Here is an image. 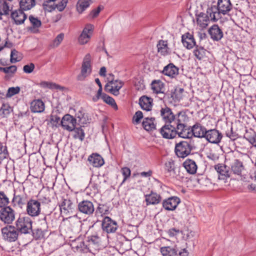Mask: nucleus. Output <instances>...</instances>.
<instances>
[{
  "instance_id": "1",
  "label": "nucleus",
  "mask_w": 256,
  "mask_h": 256,
  "mask_svg": "<svg viewBox=\"0 0 256 256\" xmlns=\"http://www.w3.org/2000/svg\"><path fill=\"white\" fill-rule=\"evenodd\" d=\"M160 132L163 138L166 139H173L178 137L186 138L190 136V129L186 125V123L164 124L160 129Z\"/></svg>"
},
{
  "instance_id": "2",
  "label": "nucleus",
  "mask_w": 256,
  "mask_h": 256,
  "mask_svg": "<svg viewBox=\"0 0 256 256\" xmlns=\"http://www.w3.org/2000/svg\"><path fill=\"white\" fill-rule=\"evenodd\" d=\"M233 5L230 0H218L217 5L212 6L207 8L210 20L214 22L222 18V14L228 15L232 10Z\"/></svg>"
},
{
  "instance_id": "3",
  "label": "nucleus",
  "mask_w": 256,
  "mask_h": 256,
  "mask_svg": "<svg viewBox=\"0 0 256 256\" xmlns=\"http://www.w3.org/2000/svg\"><path fill=\"white\" fill-rule=\"evenodd\" d=\"M160 116L165 124L177 123L178 125H180L181 123H186L188 120V116L184 112H180L174 114L167 106L160 108Z\"/></svg>"
},
{
  "instance_id": "4",
  "label": "nucleus",
  "mask_w": 256,
  "mask_h": 256,
  "mask_svg": "<svg viewBox=\"0 0 256 256\" xmlns=\"http://www.w3.org/2000/svg\"><path fill=\"white\" fill-rule=\"evenodd\" d=\"M14 226L20 234H30L32 231V221L28 216H20L16 221Z\"/></svg>"
},
{
  "instance_id": "5",
  "label": "nucleus",
  "mask_w": 256,
  "mask_h": 256,
  "mask_svg": "<svg viewBox=\"0 0 256 256\" xmlns=\"http://www.w3.org/2000/svg\"><path fill=\"white\" fill-rule=\"evenodd\" d=\"M114 75L113 74H109L108 82L105 85L104 89L114 96H117L119 95L120 90L122 87L124 83L120 80H114Z\"/></svg>"
},
{
  "instance_id": "6",
  "label": "nucleus",
  "mask_w": 256,
  "mask_h": 256,
  "mask_svg": "<svg viewBox=\"0 0 256 256\" xmlns=\"http://www.w3.org/2000/svg\"><path fill=\"white\" fill-rule=\"evenodd\" d=\"M3 238L8 242H16L20 234L16 228L12 225L8 224L1 230Z\"/></svg>"
},
{
  "instance_id": "7",
  "label": "nucleus",
  "mask_w": 256,
  "mask_h": 256,
  "mask_svg": "<svg viewBox=\"0 0 256 256\" xmlns=\"http://www.w3.org/2000/svg\"><path fill=\"white\" fill-rule=\"evenodd\" d=\"M164 170L168 176L180 180L183 178L180 172V168L175 166V162L174 160L170 159L164 164Z\"/></svg>"
},
{
  "instance_id": "8",
  "label": "nucleus",
  "mask_w": 256,
  "mask_h": 256,
  "mask_svg": "<svg viewBox=\"0 0 256 256\" xmlns=\"http://www.w3.org/2000/svg\"><path fill=\"white\" fill-rule=\"evenodd\" d=\"M192 150L190 144L186 141H182L176 143L175 146L174 152L176 156L184 158L190 154Z\"/></svg>"
},
{
  "instance_id": "9",
  "label": "nucleus",
  "mask_w": 256,
  "mask_h": 256,
  "mask_svg": "<svg viewBox=\"0 0 256 256\" xmlns=\"http://www.w3.org/2000/svg\"><path fill=\"white\" fill-rule=\"evenodd\" d=\"M16 212L10 206L3 208L0 210V220L4 224H10L15 220Z\"/></svg>"
},
{
  "instance_id": "10",
  "label": "nucleus",
  "mask_w": 256,
  "mask_h": 256,
  "mask_svg": "<svg viewBox=\"0 0 256 256\" xmlns=\"http://www.w3.org/2000/svg\"><path fill=\"white\" fill-rule=\"evenodd\" d=\"M90 60V54H86L83 60L80 73L77 76L78 80L83 81L90 74L92 71Z\"/></svg>"
},
{
  "instance_id": "11",
  "label": "nucleus",
  "mask_w": 256,
  "mask_h": 256,
  "mask_svg": "<svg viewBox=\"0 0 256 256\" xmlns=\"http://www.w3.org/2000/svg\"><path fill=\"white\" fill-rule=\"evenodd\" d=\"M40 202L38 200L30 199L26 203V212L32 217L38 216L41 211Z\"/></svg>"
},
{
  "instance_id": "12",
  "label": "nucleus",
  "mask_w": 256,
  "mask_h": 256,
  "mask_svg": "<svg viewBox=\"0 0 256 256\" xmlns=\"http://www.w3.org/2000/svg\"><path fill=\"white\" fill-rule=\"evenodd\" d=\"M60 207L61 212L68 216L72 214L76 208V204L68 196L62 198Z\"/></svg>"
},
{
  "instance_id": "13",
  "label": "nucleus",
  "mask_w": 256,
  "mask_h": 256,
  "mask_svg": "<svg viewBox=\"0 0 256 256\" xmlns=\"http://www.w3.org/2000/svg\"><path fill=\"white\" fill-rule=\"evenodd\" d=\"M76 120L69 114H65L60 121L62 128L68 132H72L76 126Z\"/></svg>"
},
{
  "instance_id": "14",
  "label": "nucleus",
  "mask_w": 256,
  "mask_h": 256,
  "mask_svg": "<svg viewBox=\"0 0 256 256\" xmlns=\"http://www.w3.org/2000/svg\"><path fill=\"white\" fill-rule=\"evenodd\" d=\"M180 202L178 197L176 196H170L162 201V206L166 210L173 211L176 209Z\"/></svg>"
},
{
  "instance_id": "15",
  "label": "nucleus",
  "mask_w": 256,
  "mask_h": 256,
  "mask_svg": "<svg viewBox=\"0 0 256 256\" xmlns=\"http://www.w3.org/2000/svg\"><path fill=\"white\" fill-rule=\"evenodd\" d=\"M222 134L216 129H210L207 130L204 138L212 144H218L222 138Z\"/></svg>"
},
{
  "instance_id": "16",
  "label": "nucleus",
  "mask_w": 256,
  "mask_h": 256,
  "mask_svg": "<svg viewBox=\"0 0 256 256\" xmlns=\"http://www.w3.org/2000/svg\"><path fill=\"white\" fill-rule=\"evenodd\" d=\"M190 129V135L188 138H191L192 136L194 137L199 138H204L206 134V128L201 124L196 123Z\"/></svg>"
},
{
  "instance_id": "17",
  "label": "nucleus",
  "mask_w": 256,
  "mask_h": 256,
  "mask_svg": "<svg viewBox=\"0 0 256 256\" xmlns=\"http://www.w3.org/2000/svg\"><path fill=\"white\" fill-rule=\"evenodd\" d=\"M102 226L103 230L107 233L114 232L118 228L117 222L108 216L104 217L102 220Z\"/></svg>"
},
{
  "instance_id": "18",
  "label": "nucleus",
  "mask_w": 256,
  "mask_h": 256,
  "mask_svg": "<svg viewBox=\"0 0 256 256\" xmlns=\"http://www.w3.org/2000/svg\"><path fill=\"white\" fill-rule=\"evenodd\" d=\"M78 208L80 212L87 215H91L94 211L93 203L88 200L79 202Z\"/></svg>"
},
{
  "instance_id": "19",
  "label": "nucleus",
  "mask_w": 256,
  "mask_h": 256,
  "mask_svg": "<svg viewBox=\"0 0 256 256\" xmlns=\"http://www.w3.org/2000/svg\"><path fill=\"white\" fill-rule=\"evenodd\" d=\"M161 73L171 78H175L179 74V68L173 63H170L164 66Z\"/></svg>"
},
{
  "instance_id": "20",
  "label": "nucleus",
  "mask_w": 256,
  "mask_h": 256,
  "mask_svg": "<svg viewBox=\"0 0 256 256\" xmlns=\"http://www.w3.org/2000/svg\"><path fill=\"white\" fill-rule=\"evenodd\" d=\"M24 10L20 8L15 10L11 12L10 17L16 25H20L24 23L27 18L26 14Z\"/></svg>"
},
{
  "instance_id": "21",
  "label": "nucleus",
  "mask_w": 256,
  "mask_h": 256,
  "mask_svg": "<svg viewBox=\"0 0 256 256\" xmlns=\"http://www.w3.org/2000/svg\"><path fill=\"white\" fill-rule=\"evenodd\" d=\"M144 197L146 206L157 205L161 202L162 199L160 194L153 190H151L149 194H144Z\"/></svg>"
},
{
  "instance_id": "22",
  "label": "nucleus",
  "mask_w": 256,
  "mask_h": 256,
  "mask_svg": "<svg viewBox=\"0 0 256 256\" xmlns=\"http://www.w3.org/2000/svg\"><path fill=\"white\" fill-rule=\"evenodd\" d=\"M94 26L92 24H87L84 28L82 34L80 36L78 40L80 44H86L90 38V34L93 30Z\"/></svg>"
},
{
  "instance_id": "23",
  "label": "nucleus",
  "mask_w": 256,
  "mask_h": 256,
  "mask_svg": "<svg viewBox=\"0 0 256 256\" xmlns=\"http://www.w3.org/2000/svg\"><path fill=\"white\" fill-rule=\"evenodd\" d=\"M214 168L218 174L220 180H226L230 176L231 172L229 171V168L222 164L215 165Z\"/></svg>"
},
{
  "instance_id": "24",
  "label": "nucleus",
  "mask_w": 256,
  "mask_h": 256,
  "mask_svg": "<svg viewBox=\"0 0 256 256\" xmlns=\"http://www.w3.org/2000/svg\"><path fill=\"white\" fill-rule=\"evenodd\" d=\"M208 34L213 40L217 42L220 40L224 36L222 30L218 24L212 26L208 30Z\"/></svg>"
},
{
  "instance_id": "25",
  "label": "nucleus",
  "mask_w": 256,
  "mask_h": 256,
  "mask_svg": "<svg viewBox=\"0 0 256 256\" xmlns=\"http://www.w3.org/2000/svg\"><path fill=\"white\" fill-rule=\"evenodd\" d=\"M41 221L42 227L38 228L34 234L36 239L44 238L46 232H48L47 229L48 228V226L46 221V216H44Z\"/></svg>"
},
{
  "instance_id": "26",
  "label": "nucleus",
  "mask_w": 256,
  "mask_h": 256,
  "mask_svg": "<svg viewBox=\"0 0 256 256\" xmlns=\"http://www.w3.org/2000/svg\"><path fill=\"white\" fill-rule=\"evenodd\" d=\"M182 42L184 46L188 50L192 49L196 46L194 36L189 32H186L182 36Z\"/></svg>"
},
{
  "instance_id": "27",
  "label": "nucleus",
  "mask_w": 256,
  "mask_h": 256,
  "mask_svg": "<svg viewBox=\"0 0 256 256\" xmlns=\"http://www.w3.org/2000/svg\"><path fill=\"white\" fill-rule=\"evenodd\" d=\"M158 52L161 56H165L171 54V50L168 47L167 40H159L156 44Z\"/></svg>"
},
{
  "instance_id": "28",
  "label": "nucleus",
  "mask_w": 256,
  "mask_h": 256,
  "mask_svg": "<svg viewBox=\"0 0 256 256\" xmlns=\"http://www.w3.org/2000/svg\"><path fill=\"white\" fill-rule=\"evenodd\" d=\"M196 21L198 24L202 28H206L210 21H212L209 14L200 12L197 15ZM212 22H213L212 20Z\"/></svg>"
},
{
  "instance_id": "29",
  "label": "nucleus",
  "mask_w": 256,
  "mask_h": 256,
  "mask_svg": "<svg viewBox=\"0 0 256 256\" xmlns=\"http://www.w3.org/2000/svg\"><path fill=\"white\" fill-rule=\"evenodd\" d=\"M152 99L146 96H143L139 99V104L140 108L146 111H150L152 110Z\"/></svg>"
},
{
  "instance_id": "30",
  "label": "nucleus",
  "mask_w": 256,
  "mask_h": 256,
  "mask_svg": "<svg viewBox=\"0 0 256 256\" xmlns=\"http://www.w3.org/2000/svg\"><path fill=\"white\" fill-rule=\"evenodd\" d=\"M90 164L94 167L99 168L104 164L103 158L98 154H92L88 159Z\"/></svg>"
},
{
  "instance_id": "31",
  "label": "nucleus",
  "mask_w": 256,
  "mask_h": 256,
  "mask_svg": "<svg viewBox=\"0 0 256 256\" xmlns=\"http://www.w3.org/2000/svg\"><path fill=\"white\" fill-rule=\"evenodd\" d=\"M45 106L40 100H34L30 104V110L34 113H40L44 111Z\"/></svg>"
},
{
  "instance_id": "32",
  "label": "nucleus",
  "mask_w": 256,
  "mask_h": 256,
  "mask_svg": "<svg viewBox=\"0 0 256 256\" xmlns=\"http://www.w3.org/2000/svg\"><path fill=\"white\" fill-rule=\"evenodd\" d=\"M154 118H144L142 122L143 128L148 132L153 131L156 129V123Z\"/></svg>"
},
{
  "instance_id": "33",
  "label": "nucleus",
  "mask_w": 256,
  "mask_h": 256,
  "mask_svg": "<svg viewBox=\"0 0 256 256\" xmlns=\"http://www.w3.org/2000/svg\"><path fill=\"white\" fill-rule=\"evenodd\" d=\"M12 204L14 207L18 206L22 208L26 204V198L23 194H17L14 190Z\"/></svg>"
},
{
  "instance_id": "34",
  "label": "nucleus",
  "mask_w": 256,
  "mask_h": 256,
  "mask_svg": "<svg viewBox=\"0 0 256 256\" xmlns=\"http://www.w3.org/2000/svg\"><path fill=\"white\" fill-rule=\"evenodd\" d=\"M231 171L234 174L240 176L242 171L244 170L242 162L238 159H235L230 164Z\"/></svg>"
},
{
  "instance_id": "35",
  "label": "nucleus",
  "mask_w": 256,
  "mask_h": 256,
  "mask_svg": "<svg viewBox=\"0 0 256 256\" xmlns=\"http://www.w3.org/2000/svg\"><path fill=\"white\" fill-rule=\"evenodd\" d=\"M182 165L190 174H194L196 173L198 166L194 160L188 158L183 162Z\"/></svg>"
},
{
  "instance_id": "36",
  "label": "nucleus",
  "mask_w": 256,
  "mask_h": 256,
  "mask_svg": "<svg viewBox=\"0 0 256 256\" xmlns=\"http://www.w3.org/2000/svg\"><path fill=\"white\" fill-rule=\"evenodd\" d=\"M102 233V230H100L94 234L87 237V242L88 243V246H98L101 242V238L100 234Z\"/></svg>"
},
{
  "instance_id": "37",
  "label": "nucleus",
  "mask_w": 256,
  "mask_h": 256,
  "mask_svg": "<svg viewBox=\"0 0 256 256\" xmlns=\"http://www.w3.org/2000/svg\"><path fill=\"white\" fill-rule=\"evenodd\" d=\"M28 18L32 24V26L29 28V30L34 33L38 32V28L40 27L42 25L40 20L38 18H35L32 15H30Z\"/></svg>"
},
{
  "instance_id": "38",
  "label": "nucleus",
  "mask_w": 256,
  "mask_h": 256,
  "mask_svg": "<svg viewBox=\"0 0 256 256\" xmlns=\"http://www.w3.org/2000/svg\"><path fill=\"white\" fill-rule=\"evenodd\" d=\"M178 251V248L176 246H162L160 248V252L162 256H176Z\"/></svg>"
},
{
  "instance_id": "39",
  "label": "nucleus",
  "mask_w": 256,
  "mask_h": 256,
  "mask_svg": "<svg viewBox=\"0 0 256 256\" xmlns=\"http://www.w3.org/2000/svg\"><path fill=\"white\" fill-rule=\"evenodd\" d=\"M102 98L104 102L111 106L115 110H118V107L114 100L111 96L104 93L101 92L100 96L98 97V100Z\"/></svg>"
},
{
  "instance_id": "40",
  "label": "nucleus",
  "mask_w": 256,
  "mask_h": 256,
  "mask_svg": "<svg viewBox=\"0 0 256 256\" xmlns=\"http://www.w3.org/2000/svg\"><path fill=\"white\" fill-rule=\"evenodd\" d=\"M35 4V0H21L20 2V8L24 10H30Z\"/></svg>"
},
{
  "instance_id": "41",
  "label": "nucleus",
  "mask_w": 256,
  "mask_h": 256,
  "mask_svg": "<svg viewBox=\"0 0 256 256\" xmlns=\"http://www.w3.org/2000/svg\"><path fill=\"white\" fill-rule=\"evenodd\" d=\"M90 0H78L76 10L79 14L82 13L90 6Z\"/></svg>"
},
{
  "instance_id": "42",
  "label": "nucleus",
  "mask_w": 256,
  "mask_h": 256,
  "mask_svg": "<svg viewBox=\"0 0 256 256\" xmlns=\"http://www.w3.org/2000/svg\"><path fill=\"white\" fill-rule=\"evenodd\" d=\"M72 132H74L73 138L74 139H78L82 142L85 138V133L82 127L76 128L75 126Z\"/></svg>"
},
{
  "instance_id": "43",
  "label": "nucleus",
  "mask_w": 256,
  "mask_h": 256,
  "mask_svg": "<svg viewBox=\"0 0 256 256\" xmlns=\"http://www.w3.org/2000/svg\"><path fill=\"white\" fill-rule=\"evenodd\" d=\"M12 111V108L8 104H3L0 108V117L7 118Z\"/></svg>"
},
{
  "instance_id": "44",
  "label": "nucleus",
  "mask_w": 256,
  "mask_h": 256,
  "mask_svg": "<svg viewBox=\"0 0 256 256\" xmlns=\"http://www.w3.org/2000/svg\"><path fill=\"white\" fill-rule=\"evenodd\" d=\"M152 88L156 94L163 93L164 84L160 80H155L152 83Z\"/></svg>"
},
{
  "instance_id": "45",
  "label": "nucleus",
  "mask_w": 256,
  "mask_h": 256,
  "mask_svg": "<svg viewBox=\"0 0 256 256\" xmlns=\"http://www.w3.org/2000/svg\"><path fill=\"white\" fill-rule=\"evenodd\" d=\"M193 53L197 59L201 60L206 54V50L202 46H196Z\"/></svg>"
},
{
  "instance_id": "46",
  "label": "nucleus",
  "mask_w": 256,
  "mask_h": 256,
  "mask_svg": "<svg viewBox=\"0 0 256 256\" xmlns=\"http://www.w3.org/2000/svg\"><path fill=\"white\" fill-rule=\"evenodd\" d=\"M78 240L74 243V248H76L77 251L80 252H85L88 248V246L85 244L84 242L82 240L78 242Z\"/></svg>"
},
{
  "instance_id": "47",
  "label": "nucleus",
  "mask_w": 256,
  "mask_h": 256,
  "mask_svg": "<svg viewBox=\"0 0 256 256\" xmlns=\"http://www.w3.org/2000/svg\"><path fill=\"white\" fill-rule=\"evenodd\" d=\"M10 200L7 195L3 191H0V208H1L8 206Z\"/></svg>"
},
{
  "instance_id": "48",
  "label": "nucleus",
  "mask_w": 256,
  "mask_h": 256,
  "mask_svg": "<svg viewBox=\"0 0 256 256\" xmlns=\"http://www.w3.org/2000/svg\"><path fill=\"white\" fill-rule=\"evenodd\" d=\"M41 87L44 88H48L50 89H56V90H63V87L60 85H58L55 83L48 82H42L40 83Z\"/></svg>"
},
{
  "instance_id": "49",
  "label": "nucleus",
  "mask_w": 256,
  "mask_h": 256,
  "mask_svg": "<svg viewBox=\"0 0 256 256\" xmlns=\"http://www.w3.org/2000/svg\"><path fill=\"white\" fill-rule=\"evenodd\" d=\"M12 8H10L9 2L2 0L0 4V12H2V15H8Z\"/></svg>"
},
{
  "instance_id": "50",
  "label": "nucleus",
  "mask_w": 256,
  "mask_h": 256,
  "mask_svg": "<svg viewBox=\"0 0 256 256\" xmlns=\"http://www.w3.org/2000/svg\"><path fill=\"white\" fill-rule=\"evenodd\" d=\"M108 208L104 204H99L96 210V214L102 216L108 213Z\"/></svg>"
},
{
  "instance_id": "51",
  "label": "nucleus",
  "mask_w": 256,
  "mask_h": 256,
  "mask_svg": "<svg viewBox=\"0 0 256 256\" xmlns=\"http://www.w3.org/2000/svg\"><path fill=\"white\" fill-rule=\"evenodd\" d=\"M64 38V34L63 33L60 34L56 36L52 42L50 44V46L52 48L58 47L63 40Z\"/></svg>"
},
{
  "instance_id": "52",
  "label": "nucleus",
  "mask_w": 256,
  "mask_h": 256,
  "mask_svg": "<svg viewBox=\"0 0 256 256\" xmlns=\"http://www.w3.org/2000/svg\"><path fill=\"white\" fill-rule=\"evenodd\" d=\"M18 52L15 49L12 50L10 58L11 63H16L21 60L22 58L20 56H18Z\"/></svg>"
},
{
  "instance_id": "53",
  "label": "nucleus",
  "mask_w": 256,
  "mask_h": 256,
  "mask_svg": "<svg viewBox=\"0 0 256 256\" xmlns=\"http://www.w3.org/2000/svg\"><path fill=\"white\" fill-rule=\"evenodd\" d=\"M143 118V114L140 111H137L132 117V122L134 124H138L140 122V120Z\"/></svg>"
},
{
  "instance_id": "54",
  "label": "nucleus",
  "mask_w": 256,
  "mask_h": 256,
  "mask_svg": "<svg viewBox=\"0 0 256 256\" xmlns=\"http://www.w3.org/2000/svg\"><path fill=\"white\" fill-rule=\"evenodd\" d=\"M60 118L56 115H51L50 118V122L52 124L56 126V128L60 126Z\"/></svg>"
},
{
  "instance_id": "55",
  "label": "nucleus",
  "mask_w": 256,
  "mask_h": 256,
  "mask_svg": "<svg viewBox=\"0 0 256 256\" xmlns=\"http://www.w3.org/2000/svg\"><path fill=\"white\" fill-rule=\"evenodd\" d=\"M95 82L98 84V87H99V88L97 92L96 95L92 98L93 101L94 102H96L98 100V97L101 94V92H102V84L99 78H96Z\"/></svg>"
},
{
  "instance_id": "56",
  "label": "nucleus",
  "mask_w": 256,
  "mask_h": 256,
  "mask_svg": "<svg viewBox=\"0 0 256 256\" xmlns=\"http://www.w3.org/2000/svg\"><path fill=\"white\" fill-rule=\"evenodd\" d=\"M183 92V88H179L178 89H176L174 92L172 93V97L174 100H179L182 98V94Z\"/></svg>"
},
{
  "instance_id": "57",
  "label": "nucleus",
  "mask_w": 256,
  "mask_h": 256,
  "mask_svg": "<svg viewBox=\"0 0 256 256\" xmlns=\"http://www.w3.org/2000/svg\"><path fill=\"white\" fill-rule=\"evenodd\" d=\"M17 70L16 66H11L8 67H0V71H2L5 74H14Z\"/></svg>"
},
{
  "instance_id": "58",
  "label": "nucleus",
  "mask_w": 256,
  "mask_h": 256,
  "mask_svg": "<svg viewBox=\"0 0 256 256\" xmlns=\"http://www.w3.org/2000/svg\"><path fill=\"white\" fill-rule=\"evenodd\" d=\"M20 91V88L18 86L10 88L6 93V96L8 98H10L12 96L18 94Z\"/></svg>"
},
{
  "instance_id": "59",
  "label": "nucleus",
  "mask_w": 256,
  "mask_h": 256,
  "mask_svg": "<svg viewBox=\"0 0 256 256\" xmlns=\"http://www.w3.org/2000/svg\"><path fill=\"white\" fill-rule=\"evenodd\" d=\"M121 171L124 176V180H122V183H124L130 176L131 171L128 167L122 168Z\"/></svg>"
},
{
  "instance_id": "60",
  "label": "nucleus",
  "mask_w": 256,
  "mask_h": 256,
  "mask_svg": "<svg viewBox=\"0 0 256 256\" xmlns=\"http://www.w3.org/2000/svg\"><path fill=\"white\" fill-rule=\"evenodd\" d=\"M67 4L68 0H62L58 4H56L54 6L59 12H62L64 10Z\"/></svg>"
},
{
  "instance_id": "61",
  "label": "nucleus",
  "mask_w": 256,
  "mask_h": 256,
  "mask_svg": "<svg viewBox=\"0 0 256 256\" xmlns=\"http://www.w3.org/2000/svg\"><path fill=\"white\" fill-rule=\"evenodd\" d=\"M244 138L252 145L256 147V132H254L252 134L248 135L246 136H244Z\"/></svg>"
},
{
  "instance_id": "62",
  "label": "nucleus",
  "mask_w": 256,
  "mask_h": 256,
  "mask_svg": "<svg viewBox=\"0 0 256 256\" xmlns=\"http://www.w3.org/2000/svg\"><path fill=\"white\" fill-rule=\"evenodd\" d=\"M35 68V66L33 63H30V64H26L23 67V70L26 74L32 73Z\"/></svg>"
},
{
  "instance_id": "63",
  "label": "nucleus",
  "mask_w": 256,
  "mask_h": 256,
  "mask_svg": "<svg viewBox=\"0 0 256 256\" xmlns=\"http://www.w3.org/2000/svg\"><path fill=\"white\" fill-rule=\"evenodd\" d=\"M8 155V151L6 147H3L0 144V160L6 158Z\"/></svg>"
},
{
  "instance_id": "64",
  "label": "nucleus",
  "mask_w": 256,
  "mask_h": 256,
  "mask_svg": "<svg viewBox=\"0 0 256 256\" xmlns=\"http://www.w3.org/2000/svg\"><path fill=\"white\" fill-rule=\"evenodd\" d=\"M198 182L202 187H204L210 184V180L206 178L202 177L198 179Z\"/></svg>"
}]
</instances>
